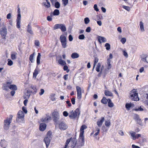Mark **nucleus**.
<instances>
[{
	"label": "nucleus",
	"mask_w": 148,
	"mask_h": 148,
	"mask_svg": "<svg viewBox=\"0 0 148 148\" xmlns=\"http://www.w3.org/2000/svg\"><path fill=\"white\" fill-rule=\"evenodd\" d=\"M85 38V36L84 34H80L78 36V38L80 40H83Z\"/></svg>",
	"instance_id": "a18cd8bd"
},
{
	"label": "nucleus",
	"mask_w": 148,
	"mask_h": 148,
	"mask_svg": "<svg viewBox=\"0 0 148 148\" xmlns=\"http://www.w3.org/2000/svg\"><path fill=\"white\" fill-rule=\"evenodd\" d=\"M60 29L62 32L65 31V25L62 24H57L54 25L53 28V30H55Z\"/></svg>",
	"instance_id": "39448f33"
},
{
	"label": "nucleus",
	"mask_w": 148,
	"mask_h": 148,
	"mask_svg": "<svg viewBox=\"0 0 148 148\" xmlns=\"http://www.w3.org/2000/svg\"><path fill=\"white\" fill-rule=\"evenodd\" d=\"M46 1L44 2L42 4L44 5L46 8H49L50 7V3L48 0H46Z\"/></svg>",
	"instance_id": "6ab92c4d"
},
{
	"label": "nucleus",
	"mask_w": 148,
	"mask_h": 148,
	"mask_svg": "<svg viewBox=\"0 0 148 148\" xmlns=\"http://www.w3.org/2000/svg\"><path fill=\"white\" fill-rule=\"evenodd\" d=\"M108 106L110 108H112L114 106V104L112 102L111 99H108Z\"/></svg>",
	"instance_id": "bb28decb"
},
{
	"label": "nucleus",
	"mask_w": 148,
	"mask_h": 148,
	"mask_svg": "<svg viewBox=\"0 0 148 148\" xmlns=\"http://www.w3.org/2000/svg\"><path fill=\"white\" fill-rule=\"evenodd\" d=\"M65 124L64 123L62 122L59 125V127L60 129L62 130H65Z\"/></svg>",
	"instance_id": "5701e85b"
},
{
	"label": "nucleus",
	"mask_w": 148,
	"mask_h": 148,
	"mask_svg": "<svg viewBox=\"0 0 148 148\" xmlns=\"http://www.w3.org/2000/svg\"><path fill=\"white\" fill-rule=\"evenodd\" d=\"M93 8L94 10L96 12H98L99 11V9L97 7V4H95L94 5Z\"/></svg>",
	"instance_id": "603ef678"
},
{
	"label": "nucleus",
	"mask_w": 148,
	"mask_h": 148,
	"mask_svg": "<svg viewBox=\"0 0 148 148\" xmlns=\"http://www.w3.org/2000/svg\"><path fill=\"white\" fill-rule=\"evenodd\" d=\"M71 138H69L66 140V142L65 143V148H66L68 146V144L70 142H71Z\"/></svg>",
	"instance_id": "a19ab883"
},
{
	"label": "nucleus",
	"mask_w": 148,
	"mask_h": 148,
	"mask_svg": "<svg viewBox=\"0 0 148 148\" xmlns=\"http://www.w3.org/2000/svg\"><path fill=\"white\" fill-rule=\"evenodd\" d=\"M71 114H70L69 116V118L71 119H75L77 116V114H76L74 113L73 110H72L71 112Z\"/></svg>",
	"instance_id": "a211bd4d"
},
{
	"label": "nucleus",
	"mask_w": 148,
	"mask_h": 148,
	"mask_svg": "<svg viewBox=\"0 0 148 148\" xmlns=\"http://www.w3.org/2000/svg\"><path fill=\"white\" fill-rule=\"evenodd\" d=\"M12 118H8L6 120L4 121V125H10L11 123Z\"/></svg>",
	"instance_id": "c85d7f7f"
},
{
	"label": "nucleus",
	"mask_w": 148,
	"mask_h": 148,
	"mask_svg": "<svg viewBox=\"0 0 148 148\" xmlns=\"http://www.w3.org/2000/svg\"><path fill=\"white\" fill-rule=\"evenodd\" d=\"M34 53H33V54H31L29 58V60L32 63L34 61Z\"/></svg>",
	"instance_id": "f704fd0d"
},
{
	"label": "nucleus",
	"mask_w": 148,
	"mask_h": 148,
	"mask_svg": "<svg viewBox=\"0 0 148 148\" xmlns=\"http://www.w3.org/2000/svg\"><path fill=\"white\" fill-rule=\"evenodd\" d=\"M52 136L51 132L50 131H48L44 138V141L47 148L49 145L50 141L52 138Z\"/></svg>",
	"instance_id": "f03ea898"
},
{
	"label": "nucleus",
	"mask_w": 148,
	"mask_h": 148,
	"mask_svg": "<svg viewBox=\"0 0 148 148\" xmlns=\"http://www.w3.org/2000/svg\"><path fill=\"white\" fill-rule=\"evenodd\" d=\"M143 23L140 21V27L141 31L143 32L145 31Z\"/></svg>",
	"instance_id": "72a5a7b5"
},
{
	"label": "nucleus",
	"mask_w": 148,
	"mask_h": 148,
	"mask_svg": "<svg viewBox=\"0 0 148 148\" xmlns=\"http://www.w3.org/2000/svg\"><path fill=\"white\" fill-rule=\"evenodd\" d=\"M24 114L23 112L19 110L17 114L16 121L18 122L23 123L24 121Z\"/></svg>",
	"instance_id": "7ed1b4c3"
},
{
	"label": "nucleus",
	"mask_w": 148,
	"mask_h": 148,
	"mask_svg": "<svg viewBox=\"0 0 148 148\" xmlns=\"http://www.w3.org/2000/svg\"><path fill=\"white\" fill-rule=\"evenodd\" d=\"M105 47H106V49L107 50H109L110 49V45L109 43H107L105 45Z\"/></svg>",
	"instance_id": "58836bf2"
},
{
	"label": "nucleus",
	"mask_w": 148,
	"mask_h": 148,
	"mask_svg": "<svg viewBox=\"0 0 148 148\" xmlns=\"http://www.w3.org/2000/svg\"><path fill=\"white\" fill-rule=\"evenodd\" d=\"M101 102L103 104H106L108 102V99L105 97H103L101 100Z\"/></svg>",
	"instance_id": "c756f323"
},
{
	"label": "nucleus",
	"mask_w": 148,
	"mask_h": 148,
	"mask_svg": "<svg viewBox=\"0 0 148 148\" xmlns=\"http://www.w3.org/2000/svg\"><path fill=\"white\" fill-rule=\"evenodd\" d=\"M105 118L104 117H102L99 120L97 121V125L99 127H100L102 126L103 123L104 121Z\"/></svg>",
	"instance_id": "ddd939ff"
},
{
	"label": "nucleus",
	"mask_w": 148,
	"mask_h": 148,
	"mask_svg": "<svg viewBox=\"0 0 148 148\" xmlns=\"http://www.w3.org/2000/svg\"><path fill=\"white\" fill-rule=\"evenodd\" d=\"M51 119V117L49 115H47L45 117H43L41 119V121L42 122H46L49 120Z\"/></svg>",
	"instance_id": "4468645a"
},
{
	"label": "nucleus",
	"mask_w": 148,
	"mask_h": 148,
	"mask_svg": "<svg viewBox=\"0 0 148 148\" xmlns=\"http://www.w3.org/2000/svg\"><path fill=\"white\" fill-rule=\"evenodd\" d=\"M39 69L38 68H37V67H36V69H35L34 71V72L33 73V77L35 78H36V77L37 75L39 73Z\"/></svg>",
	"instance_id": "4be33fe9"
},
{
	"label": "nucleus",
	"mask_w": 148,
	"mask_h": 148,
	"mask_svg": "<svg viewBox=\"0 0 148 148\" xmlns=\"http://www.w3.org/2000/svg\"><path fill=\"white\" fill-rule=\"evenodd\" d=\"M23 111L26 114L27 113V110L26 109V108L24 106L22 107V108Z\"/></svg>",
	"instance_id": "bf43d9fd"
},
{
	"label": "nucleus",
	"mask_w": 148,
	"mask_h": 148,
	"mask_svg": "<svg viewBox=\"0 0 148 148\" xmlns=\"http://www.w3.org/2000/svg\"><path fill=\"white\" fill-rule=\"evenodd\" d=\"M66 63L65 62V71L67 73H68L69 72L70 70L69 69L68 66L66 65Z\"/></svg>",
	"instance_id": "0e129e2a"
},
{
	"label": "nucleus",
	"mask_w": 148,
	"mask_h": 148,
	"mask_svg": "<svg viewBox=\"0 0 148 148\" xmlns=\"http://www.w3.org/2000/svg\"><path fill=\"white\" fill-rule=\"evenodd\" d=\"M40 92H39V94L40 95H43L45 92L44 89H41L40 90Z\"/></svg>",
	"instance_id": "680f3d73"
},
{
	"label": "nucleus",
	"mask_w": 148,
	"mask_h": 148,
	"mask_svg": "<svg viewBox=\"0 0 148 148\" xmlns=\"http://www.w3.org/2000/svg\"><path fill=\"white\" fill-rule=\"evenodd\" d=\"M69 138H71V141L72 144L71 146V148H77V147L76 146L77 140L76 138L75 137L72 138V137H71Z\"/></svg>",
	"instance_id": "0eeeda50"
},
{
	"label": "nucleus",
	"mask_w": 148,
	"mask_h": 148,
	"mask_svg": "<svg viewBox=\"0 0 148 148\" xmlns=\"http://www.w3.org/2000/svg\"><path fill=\"white\" fill-rule=\"evenodd\" d=\"M16 27L19 30L20 29L21 21H16Z\"/></svg>",
	"instance_id": "37998d69"
},
{
	"label": "nucleus",
	"mask_w": 148,
	"mask_h": 148,
	"mask_svg": "<svg viewBox=\"0 0 148 148\" xmlns=\"http://www.w3.org/2000/svg\"><path fill=\"white\" fill-rule=\"evenodd\" d=\"M76 88L77 92V98L78 99H80L82 97L81 88L79 86H76Z\"/></svg>",
	"instance_id": "9d476101"
},
{
	"label": "nucleus",
	"mask_w": 148,
	"mask_h": 148,
	"mask_svg": "<svg viewBox=\"0 0 148 148\" xmlns=\"http://www.w3.org/2000/svg\"><path fill=\"white\" fill-rule=\"evenodd\" d=\"M54 122L57 123L59 119V116L58 113L55 111L52 114Z\"/></svg>",
	"instance_id": "423d86ee"
},
{
	"label": "nucleus",
	"mask_w": 148,
	"mask_h": 148,
	"mask_svg": "<svg viewBox=\"0 0 148 148\" xmlns=\"http://www.w3.org/2000/svg\"><path fill=\"white\" fill-rule=\"evenodd\" d=\"M12 83V82L11 81L10 82H7L6 84H5L6 85V86H8L10 88V86H11Z\"/></svg>",
	"instance_id": "13d9d810"
},
{
	"label": "nucleus",
	"mask_w": 148,
	"mask_h": 148,
	"mask_svg": "<svg viewBox=\"0 0 148 148\" xmlns=\"http://www.w3.org/2000/svg\"><path fill=\"white\" fill-rule=\"evenodd\" d=\"M91 30V28L90 27H88L86 28V32L89 33L90 32Z\"/></svg>",
	"instance_id": "4d7b16f0"
},
{
	"label": "nucleus",
	"mask_w": 148,
	"mask_h": 148,
	"mask_svg": "<svg viewBox=\"0 0 148 148\" xmlns=\"http://www.w3.org/2000/svg\"><path fill=\"white\" fill-rule=\"evenodd\" d=\"M130 97L132 101H138L139 100L138 93L136 91L131 92Z\"/></svg>",
	"instance_id": "20e7f679"
},
{
	"label": "nucleus",
	"mask_w": 148,
	"mask_h": 148,
	"mask_svg": "<svg viewBox=\"0 0 148 148\" xmlns=\"http://www.w3.org/2000/svg\"><path fill=\"white\" fill-rule=\"evenodd\" d=\"M30 94L27 91L26 93H25L23 95V98L24 99L28 98L30 96Z\"/></svg>",
	"instance_id": "e433bc0d"
},
{
	"label": "nucleus",
	"mask_w": 148,
	"mask_h": 148,
	"mask_svg": "<svg viewBox=\"0 0 148 148\" xmlns=\"http://www.w3.org/2000/svg\"><path fill=\"white\" fill-rule=\"evenodd\" d=\"M73 112L75 114H77V115H78V118L80 114V111L79 109V108H77Z\"/></svg>",
	"instance_id": "c9c22d12"
},
{
	"label": "nucleus",
	"mask_w": 148,
	"mask_h": 148,
	"mask_svg": "<svg viewBox=\"0 0 148 148\" xmlns=\"http://www.w3.org/2000/svg\"><path fill=\"white\" fill-rule=\"evenodd\" d=\"M0 34L2 37L5 38V36L7 34V29L6 27H2L0 30Z\"/></svg>",
	"instance_id": "6e6552de"
},
{
	"label": "nucleus",
	"mask_w": 148,
	"mask_h": 148,
	"mask_svg": "<svg viewBox=\"0 0 148 148\" xmlns=\"http://www.w3.org/2000/svg\"><path fill=\"white\" fill-rule=\"evenodd\" d=\"M69 40V41H72L73 39V37L71 34H70L68 37Z\"/></svg>",
	"instance_id": "864d4df0"
},
{
	"label": "nucleus",
	"mask_w": 148,
	"mask_h": 148,
	"mask_svg": "<svg viewBox=\"0 0 148 148\" xmlns=\"http://www.w3.org/2000/svg\"><path fill=\"white\" fill-rule=\"evenodd\" d=\"M122 8H123L126 10H127L128 11H129L130 10V8L128 6H125L124 5H123Z\"/></svg>",
	"instance_id": "79ce46f5"
},
{
	"label": "nucleus",
	"mask_w": 148,
	"mask_h": 148,
	"mask_svg": "<svg viewBox=\"0 0 148 148\" xmlns=\"http://www.w3.org/2000/svg\"><path fill=\"white\" fill-rule=\"evenodd\" d=\"M47 125L44 123H41L40 124L39 130L40 131H43L46 129Z\"/></svg>",
	"instance_id": "2eb2a0df"
},
{
	"label": "nucleus",
	"mask_w": 148,
	"mask_h": 148,
	"mask_svg": "<svg viewBox=\"0 0 148 148\" xmlns=\"http://www.w3.org/2000/svg\"><path fill=\"white\" fill-rule=\"evenodd\" d=\"M75 98H72L71 99V102L73 105H74L75 103Z\"/></svg>",
	"instance_id": "052dcab7"
},
{
	"label": "nucleus",
	"mask_w": 148,
	"mask_h": 148,
	"mask_svg": "<svg viewBox=\"0 0 148 148\" xmlns=\"http://www.w3.org/2000/svg\"><path fill=\"white\" fill-rule=\"evenodd\" d=\"M99 42L101 44L102 42H106V39L104 37L98 36L97 37Z\"/></svg>",
	"instance_id": "9b49d317"
},
{
	"label": "nucleus",
	"mask_w": 148,
	"mask_h": 148,
	"mask_svg": "<svg viewBox=\"0 0 148 148\" xmlns=\"http://www.w3.org/2000/svg\"><path fill=\"white\" fill-rule=\"evenodd\" d=\"M84 21L85 24H88L90 22V19L88 17H86L84 19Z\"/></svg>",
	"instance_id": "c03bdc74"
},
{
	"label": "nucleus",
	"mask_w": 148,
	"mask_h": 148,
	"mask_svg": "<svg viewBox=\"0 0 148 148\" xmlns=\"http://www.w3.org/2000/svg\"><path fill=\"white\" fill-rule=\"evenodd\" d=\"M41 55L40 53H38V55L37 57L36 62L37 66L40 64V60L41 58Z\"/></svg>",
	"instance_id": "a878e982"
},
{
	"label": "nucleus",
	"mask_w": 148,
	"mask_h": 148,
	"mask_svg": "<svg viewBox=\"0 0 148 148\" xmlns=\"http://www.w3.org/2000/svg\"><path fill=\"white\" fill-rule=\"evenodd\" d=\"M27 31L31 34L32 35L33 34L31 24L30 23L27 26Z\"/></svg>",
	"instance_id": "dca6fc26"
},
{
	"label": "nucleus",
	"mask_w": 148,
	"mask_h": 148,
	"mask_svg": "<svg viewBox=\"0 0 148 148\" xmlns=\"http://www.w3.org/2000/svg\"><path fill=\"white\" fill-rule=\"evenodd\" d=\"M131 105H134V103H126L125 105V108L127 110H129L131 107H132Z\"/></svg>",
	"instance_id": "cd10ccee"
},
{
	"label": "nucleus",
	"mask_w": 148,
	"mask_h": 148,
	"mask_svg": "<svg viewBox=\"0 0 148 148\" xmlns=\"http://www.w3.org/2000/svg\"><path fill=\"white\" fill-rule=\"evenodd\" d=\"M66 102L67 106L68 107H71V104L70 103V101L69 100H67L65 101Z\"/></svg>",
	"instance_id": "e2e57ef3"
},
{
	"label": "nucleus",
	"mask_w": 148,
	"mask_h": 148,
	"mask_svg": "<svg viewBox=\"0 0 148 148\" xmlns=\"http://www.w3.org/2000/svg\"><path fill=\"white\" fill-rule=\"evenodd\" d=\"M111 60L110 59H107V65H108L107 69H110L111 68V65L110 64Z\"/></svg>",
	"instance_id": "473e14b6"
},
{
	"label": "nucleus",
	"mask_w": 148,
	"mask_h": 148,
	"mask_svg": "<svg viewBox=\"0 0 148 148\" xmlns=\"http://www.w3.org/2000/svg\"><path fill=\"white\" fill-rule=\"evenodd\" d=\"M104 94L106 96L112 97L113 94L112 92L108 90H105L104 91Z\"/></svg>",
	"instance_id": "393cba45"
},
{
	"label": "nucleus",
	"mask_w": 148,
	"mask_h": 148,
	"mask_svg": "<svg viewBox=\"0 0 148 148\" xmlns=\"http://www.w3.org/2000/svg\"><path fill=\"white\" fill-rule=\"evenodd\" d=\"M54 15H58L59 14V11L58 9H55L53 12Z\"/></svg>",
	"instance_id": "49530a36"
},
{
	"label": "nucleus",
	"mask_w": 148,
	"mask_h": 148,
	"mask_svg": "<svg viewBox=\"0 0 148 148\" xmlns=\"http://www.w3.org/2000/svg\"><path fill=\"white\" fill-rule=\"evenodd\" d=\"M52 5L54 6L56 8H59L60 7V4L57 1L54 2L53 4H51Z\"/></svg>",
	"instance_id": "7c9ffc66"
},
{
	"label": "nucleus",
	"mask_w": 148,
	"mask_h": 148,
	"mask_svg": "<svg viewBox=\"0 0 148 148\" xmlns=\"http://www.w3.org/2000/svg\"><path fill=\"white\" fill-rule=\"evenodd\" d=\"M10 125H4V128L5 130H7L8 129L9 127V126H10Z\"/></svg>",
	"instance_id": "338daca9"
},
{
	"label": "nucleus",
	"mask_w": 148,
	"mask_h": 148,
	"mask_svg": "<svg viewBox=\"0 0 148 148\" xmlns=\"http://www.w3.org/2000/svg\"><path fill=\"white\" fill-rule=\"evenodd\" d=\"M133 110L136 111H142L143 110V108H142L141 106L138 107V108H135L133 109Z\"/></svg>",
	"instance_id": "4c0bfd02"
},
{
	"label": "nucleus",
	"mask_w": 148,
	"mask_h": 148,
	"mask_svg": "<svg viewBox=\"0 0 148 148\" xmlns=\"http://www.w3.org/2000/svg\"><path fill=\"white\" fill-rule=\"evenodd\" d=\"M60 39L62 46L64 48H65V34H64L60 36Z\"/></svg>",
	"instance_id": "f8f14e48"
},
{
	"label": "nucleus",
	"mask_w": 148,
	"mask_h": 148,
	"mask_svg": "<svg viewBox=\"0 0 148 148\" xmlns=\"http://www.w3.org/2000/svg\"><path fill=\"white\" fill-rule=\"evenodd\" d=\"M132 148H140V147L134 144H133L132 145Z\"/></svg>",
	"instance_id": "774afa93"
},
{
	"label": "nucleus",
	"mask_w": 148,
	"mask_h": 148,
	"mask_svg": "<svg viewBox=\"0 0 148 148\" xmlns=\"http://www.w3.org/2000/svg\"><path fill=\"white\" fill-rule=\"evenodd\" d=\"M136 121L137 122V123L138 124H139L140 125H141V119H140L139 118L138 119H137Z\"/></svg>",
	"instance_id": "69168bd1"
},
{
	"label": "nucleus",
	"mask_w": 148,
	"mask_h": 148,
	"mask_svg": "<svg viewBox=\"0 0 148 148\" xmlns=\"http://www.w3.org/2000/svg\"><path fill=\"white\" fill-rule=\"evenodd\" d=\"M101 66V64L99 63L97 65V67L96 68V70L97 72H99L100 71V69Z\"/></svg>",
	"instance_id": "ea45409f"
},
{
	"label": "nucleus",
	"mask_w": 148,
	"mask_h": 148,
	"mask_svg": "<svg viewBox=\"0 0 148 148\" xmlns=\"http://www.w3.org/2000/svg\"><path fill=\"white\" fill-rule=\"evenodd\" d=\"M123 54L124 56L126 58L128 57V55L127 52L125 50H123Z\"/></svg>",
	"instance_id": "5fc2aeb1"
},
{
	"label": "nucleus",
	"mask_w": 148,
	"mask_h": 148,
	"mask_svg": "<svg viewBox=\"0 0 148 148\" xmlns=\"http://www.w3.org/2000/svg\"><path fill=\"white\" fill-rule=\"evenodd\" d=\"M121 42L122 44H124L126 41V39L125 38H123L121 40Z\"/></svg>",
	"instance_id": "6e6d98bb"
},
{
	"label": "nucleus",
	"mask_w": 148,
	"mask_h": 148,
	"mask_svg": "<svg viewBox=\"0 0 148 148\" xmlns=\"http://www.w3.org/2000/svg\"><path fill=\"white\" fill-rule=\"evenodd\" d=\"M87 128V126L85 125H82L80 128V132L79 135V139L81 140L80 145L81 146H83L84 144V130Z\"/></svg>",
	"instance_id": "f257e3e1"
},
{
	"label": "nucleus",
	"mask_w": 148,
	"mask_h": 148,
	"mask_svg": "<svg viewBox=\"0 0 148 148\" xmlns=\"http://www.w3.org/2000/svg\"><path fill=\"white\" fill-rule=\"evenodd\" d=\"M58 62L61 65L64 66L63 69L65 71V62L62 59H60L58 60Z\"/></svg>",
	"instance_id": "b1692460"
},
{
	"label": "nucleus",
	"mask_w": 148,
	"mask_h": 148,
	"mask_svg": "<svg viewBox=\"0 0 148 148\" xmlns=\"http://www.w3.org/2000/svg\"><path fill=\"white\" fill-rule=\"evenodd\" d=\"M8 65L10 66L12 65L13 63V62L10 59H8Z\"/></svg>",
	"instance_id": "3c124183"
},
{
	"label": "nucleus",
	"mask_w": 148,
	"mask_h": 148,
	"mask_svg": "<svg viewBox=\"0 0 148 148\" xmlns=\"http://www.w3.org/2000/svg\"><path fill=\"white\" fill-rule=\"evenodd\" d=\"M3 89L4 90H7L9 89V87L8 86H6L5 84H4L3 85Z\"/></svg>",
	"instance_id": "8fccbe9b"
},
{
	"label": "nucleus",
	"mask_w": 148,
	"mask_h": 148,
	"mask_svg": "<svg viewBox=\"0 0 148 148\" xmlns=\"http://www.w3.org/2000/svg\"><path fill=\"white\" fill-rule=\"evenodd\" d=\"M21 14H18L16 21H21Z\"/></svg>",
	"instance_id": "09e8293b"
},
{
	"label": "nucleus",
	"mask_w": 148,
	"mask_h": 148,
	"mask_svg": "<svg viewBox=\"0 0 148 148\" xmlns=\"http://www.w3.org/2000/svg\"><path fill=\"white\" fill-rule=\"evenodd\" d=\"M17 53L15 52H12L11 54V59L13 60H14L17 58Z\"/></svg>",
	"instance_id": "412c9836"
},
{
	"label": "nucleus",
	"mask_w": 148,
	"mask_h": 148,
	"mask_svg": "<svg viewBox=\"0 0 148 148\" xmlns=\"http://www.w3.org/2000/svg\"><path fill=\"white\" fill-rule=\"evenodd\" d=\"M79 56L78 53L76 52H74L72 53L71 57L73 59L77 58L79 57Z\"/></svg>",
	"instance_id": "aec40b11"
},
{
	"label": "nucleus",
	"mask_w": 148,
	"mask_h": 148,
	"mask_svg": "<svg viewBox=\"0 0 148 148\" xmlns=\"http://www.w3.org/2000/svg\"><path fill=\"white\" fill-rule=\"evenodd\" d=\"M8 144L7 142L4 140H1L0 143V145L1 147H7Z\"/></svg>",
	"instance_id": "f3484780"
},
{
	"label": "nucleus",
	"mask_w": 148,
	"mask_h": 148,
	"mask_svg": "<svg viewBox=\"0 0 148 148\" xmlns=\"http://www.w3.org/2000/svg\"><path fill=\"white\" fill-rule=\"evenodd\" d=\"M105 125L106 127H108L110 125V122L109 120L106 121L105 123Z\"/></svg>",
	"instance_id": "de8ad7c7"
},
{
	"label": "nucleus",
	"mask_w": 148,
	"mask_h": 148,
	"mask_svg": "<svg viewBox=\"0 0 148 148\" xmlns=\"http://www.w3.org/2000/svg\"><path fill=\"white\" fill-rule=\"evenodd\" d=\"M9 89L13 90H16L17 89V88L16 85L11 84Z\"/></svg>",
	"instance_id": "2f4dec72"
},
{
	"label": "nucleus",
	"mask_w": 148,
	"mask_h": 148,
	"mask_svg": "<svg viewBox=\"0 0 148 148\" xmlns=\"http://www.w3.org/2000/svg\"><path fill=\"white\" fill-rule=\"evenodd\" d=\"M136 133L135 132H132L130 133L131 136L132 137V139L133 140H135L136 139H138L139 137L141 136V134H137L135 135Z\"/></svg>",
	"instance_id": "1a4fd4ad"
}]
</instances>
